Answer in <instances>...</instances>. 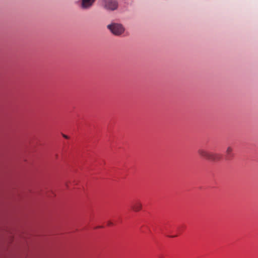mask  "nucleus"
Here are the masks:
<instances>
[{
	"instance_id": "f257e3e1",
	"label": "nucleus",
	"mask_w": 258,
	"mask_h": 258,
	"mask_svg": "<svg viewBox=\"0 0 258 258\" xmlns=\"http://www.w3.org/2000/svg\"><path fill=\"white\" fill-rule=\"evenodd\" d=\"M102 7L107 11H114L118 8V4L116 0H103Z\"/></svg>"
},
{
	"instance_id": "20e7f679",
	"label": "nucleus",
	"mask_w": 258,
	"mask_h": 258,
	"mask_svg": "<svg viewBox=\"0 0 258 258\" xmlns=\"http://www.w3.org/2000/svg\"><path fill=\"white\" fill-rule=\"evenodd\" d=\"M198 153L201 157L209 160L211 152H208L204 149H199Z\"/></svg>"
},
{
	"instance_id": "7ed1b4c3",
	"label": "nucleus",
	"mask_w": 258,
	"mask_h": 258,
	"mask_svg": "<svg viewBox=\"0 0 258 258\" xmlns=\"http://www.w3.org/2000/svg\"><path fill=\"white\" fill-rule=\"evenodd\" d=\"M80 1L81 8L82 9L87 10L92 7L95 0H80Z\"/></svg>"
},
{
	"instance_id": "1a4fd4ad",
	"label": "nucleus",
	"mask_w": 258,
	"mask_h": 258,
	"mask_svg": "<svg viewBox=\"0 0 258 258\" xmlns=\"http://www.w3.org/2000/svg\"><path fill=\"white\" fill-rule=\"evenodd\" d=\"M158 258H165L163 256H159Z\"/></svg>"
},
{
	"instance_id": "39448f33",
	"label": "nucleus",
	"mask_w": 258,
	"mask_h": 258,
	"mask_svg": "<svg viewBox=\"0 0 258 258\" xmlns=\"http://www.w3.org/2000/svg\"><path fill=\"white\" fill-rule=\"evenodd\" d=\"M142 204L140 201H134L131 205V209L135 212H138L142 209Z\"/></svg>"
},
{
	"instance_id": "6e6552de",
	"label": "nucleus",
	"mask_w": 258,
	"mask_h": 258,
	"mask_svg": "<svg viewBox=\"0 0 258 258\" xmlns=\"http://www.w3.org/2000/svg\"><path fill=\"white\" fill-rule=\"evenodd\" d=\"M62 136L66 139H68L69 138L67 136L65 135H63Z\"/></svg>"
},
{
	"instance_id": "f03ea898",
	"label": "nucleus",
	"mask_w": 258,
	"mask_h": 258,
	"mask_svg": "<svg viewBox=\"0 0 258 258\" xmlns=\"http://www.w3.org/2000/svg\"><path fill=\"white\" fill-rule=\"evenodd\" d=\"M107 28L115 35H119L124 31L122 26L119 24L113 23L107 25Z\"/></svg>"
},
{
	"instance_id": "0eeeda50",
	"label": "nucleus",
	"mask_w": 258,
	"mask_h": 258,
	"mask_svg": "<svg viewBox=\"0 0 258 258\" xmlns=\"http://www.w3.org/2000/svg\"><path fill=\"white\" fill-rule=\"evenodd\" d=\"M222 158V155L219 153H212L211 154L210 158L209 160L212 161H220Z\"/></svg>"
},
{
	"instance_id": "423d86ee",
	"label": "nucleus",
	"mask_w": 258,
	"mask_h": 258,
	"mask_svg": "<svg viewBox=\"0 0 258 258\" xmlns=\"http://www.w3.org/2000/svg\"><path fill=\"white\" fill-rule=\"evenodd\" d=\"M234 156L233 153V148L231 146L227 148L226 151L225 158L226 160H229L231 159Z\"/></svg>"
}]
</instances>
